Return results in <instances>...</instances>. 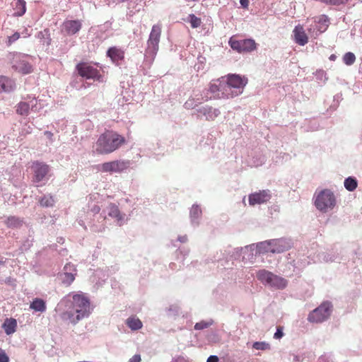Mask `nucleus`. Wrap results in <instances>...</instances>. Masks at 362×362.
Wrapping results in <instances>:
<instances>
[{
	"instance_id": "nucleus-11",
	"label": "nucleus",
	"mask_w": 362,
	"mask_h": 362,
	"mask_svg": "<svg viewBox=\"0 0 362 362\" xmlns=\"http://www.w3.org/2000/svg\"><path fill=\"white\" fill-rule=\"evenodd\" d=\"M160 33L161 25L159 24L153 25L148 40L147 49V52L153 56L158 51Z\"/></svg>"
},
{
	"instance_id": "nucleus-51",
	"label": "nucleus",
	"mask_w": 362,
	"mask_h": 362,
	"mask_svg": "<svg viewBox=\"0 0 362 362\" xmlns=\"http://www.w3.org/2000/svg\"><path fill=\"white\" fill-rule=\"evenodd\" d=\"M84 362H86V361H84Z\"/></svg>"
},
{
	"instance_id": "nucleus-18",
	"label": "nucleus",
	"mask_w": 362,
	"mask_h": 362,
	"mask_svg": "<svg viewBox=\"0 0 362 362\" xmlns=\"http://www.w3.org/2000/svg\"><path fill=\"white\" fill-rule=\"evenodd\" d=\"M293 38L296 43L300 46H304L308 42V36L305 34L303 25L295 26L293 30Z\"/></svg>"
},
{
	"instance_id": "nucleus-48",
	"label": "nucleus",
	"mask_w": 362,
	"mask_h": 362,
	"mask_svg": "<svg viewBox=\"0 0 362 362\" xmlns=\"http://www.w3.org/2000/svg\"><path fill=\"white\" fill-rule=\"evenodd\" d=\"M50 41H51V39L49 37L48 39H47L46 45H49Z\"/></svg>"
},
{
	"instance_id": "nucleus-37",
	"label": "nucleus",
	"mask_w": 362,
	"mask_h": 362,
	"mask_svg": "<svg viewBox=\"0 0 362 362\" xmlns=\"http://www.w3.org/2000/svg\"><path fill=\"white\" fill-rule=\"evenodd\" d=\"M203 90H209V93H216L219 90L218 85L214 82L210 83L209 89H204Z\"/></svg>"
},
{
	"instance_id": "nucleus-10",
	"label": "nucleus",
	"mask_w": 362,
	"mask_h": 362,
	"mask_svg": "<svg viewBox=\"0 0 362 362\" xmlns=\"http://www.w3.org/2000/svg\"><path fill=\"white\" fill-rule=\"evenodd\" d=\"M229 45L232 49L238 52H253L256 49V42L253 39H245L238 40L233 37L229 40Z\"/></svg>"
},
{
	"instance_id": "nucleus-45",
	"label": "nucleus",
	"mask_w": 362,
	"mask_h": 362,
	"mask_svg": "<svg viewBox=\"0 0 362 362\" xmlns=\"http://www.w3.org/2000/svg\"><path fill=\"white\" fill-rule=\"evenodd\" d=\"M45 135L47 139H49L51 141H52L53 134L52 132L46 131L45 132Z\"/></svg>"
},
{
	"instance_id": "nucleus-27",
	"label": "nucleus",
	"mask_w": 362,
	"mask_h": 362,
	"mask_svg": "<svg viewBox=\"0 0 362 362\" xmlns=\"http://www.w3.org/2000/svg\"><path fill=\"white\" fill-rule=\"evenodd\" d=\"M108 214L110 217H114L118 221L122 219V216L119 211V209L115 204H110Z\"/></svg>"
},
{
	"instance_id": "nucleus-14",
	"label": "nucleus",
	"mask_w": 362,
	"mask_h": 362,
	"mask_svg": "<svg viewBox=\"0 0 362 362\" xmlns=\"http://www.w3.org/2000/svg\"><path fill=\"white\" fill-rule=\"evenodd\" d=\"M314 22L317 24V25H315V29L309 28V33H313L316 37L327 30L329 26V18L327 16L324 14L320 15L319 16L314 18Z\"/></svg>"
},
{
	"instance_id": "nucleus-38",
	"label": "nucleus",
	"mask_w": 362,
	"mask_h": 362,
	"mask_svg": "<svg viewBox=\"0 0 362 362\" xmlns=\"http://www.w3.org/2000/svg\"><path fill=\"white\" fill-rule=\"evenodd\" d=\"M0 362H9V358L5 352L0 349Z\"/></svg>"
},
{
	"instance_id": "nucleus-44",
	"label": "nucleus",
	"mask_w": 362,
	"mask_h": 362,
	"mask_svg": "<svg viewBox=\"0 0 362 362\" xmlns=\"http://www.w3.org/2000/svg\"><path fill=\"white\" fill-rule=\"evenodd\" d=\"M240 4L244 8H247L249 5V0H240Z\"/></svg>"
},
{
	"instance_id": "nucleus-26",
	"label": "nucleus",
	"mask_w": 362,
	"mask_h": 362,
	"mask_svg": "<svg viewBox=\"0 0 362 362\" xmlns=\"http://www.w3.org/2000/svg\"><path fill=\"white\" fill-rule=\"evenodd\" d=\"M344 185L346 190L353 192L358 187L357 180L352 177L345 178Z\"/></svg>"
},
{
	"instance_id": "nucleus-7",
	"label": "nucleus",
	"mask_w": 362,
	"mask_h": 362,
	"mask_svg": "<svg viewBox=\"0 0 362 362\" xmlns=\"http://www.w3.org/2000/svg\"><path fill=\"white\" fill-rule=\"evenodd\" d=\"M211 98L209 96V90H199L194 89L192 95L184 103V107L187 110H193L199 107L201 104L209 101Z\"/></svg>"
},
{
	"instance_id": "nucleus-49",
	"label": "nucleus",
	"mask_w": 362,
	"mask_h": 362,
	"mask_svg": "<svg viewBox=\"0 0 362 362\" xmlns=\"http://www.w3.org/2000/svg\"><path fill=\"white\" fill-rule=\"evenodd\" d=\"M114 1H117L118 3H121V2H124V1H127V0H114Z\"/></svg>"
},
{
	"instance_id": "nucleus-22",
	"label": "nucleus",
	"mask_w": 362,
	"mask_h": 362,
	"mask_svg": "<svg viewBox=\"0 0 362 362\" xmlns=\"http://www.w3.org/2000/svg\"><path fill=\"white\" fill-rule=\"evenodd\" d=\"M107 56L112 62H118L119 61L124 59V52L117 47H111L107 51Z\"/></svg>"
},
{
	"instance_id": "nucleus-1",
	"label": "nucleus",
	"mask_w": 362,
	"mask_h": 362,
	"mask_svg": "<svg viewBox=\"0 0 362 362\" xmlns=\"http://www.w3.org/2000/svg\"><path fill=\"white\" fill-rule=\"evenodd\" d=\"M66 310L61 314L62 320L76 325L90 315L89 298L82 293H71L61 300Z\"/></svg>"
},
{
	"instance_id": "nucleus-46",
	"label": "nucleus",
	"mask_w": 362,
	"mask_h": 362,
	"mask_svg": "<svg viewBox=\"0 0 362 362\" xmlns=\"http://www.w3.org/2000/svg\"><path fill=\"white\" fill-rule=\"evenodd\" d=\"M21 35H22L23 37H24V38H27V37H30V34L29 33H28L27 29H25L24 31L21 33Z\"/></svg>"
},
{
	"instance_id": "nucleus-32",
	"label": "nucleus",
	"mask_w": 362,
	"mask_h": 362,
	"mask_svg": "<svg viewBox=\"0 0 362 362\" xmlns=\"http://www.w3.org/2000/svg\"><path fill=\"white\" fill-rule=\"evenodd\" d=\"M356 60L355 55L351 52H348L343 56V62L344 64L351 66L353 65Z\"/></svg>"
},
{
	"instance_id": "nucleus-12",
	"label": "nucleus",
	"mask_w": 362,
	"mask_h": 362,
	"mask_svg": "<svg viewBox=\"0 0 362 362\" xmlns=\"http://www.w3.org/2000/svg\"><path fill=\"white\" fill-rule=\"evenodd\" d=\"M129 167V161L116 160L113 161H108L102 163L100 165V170L104 173H121L127 170Z\"/></svg>"
},
{
	"instance_id": "nucleus-25",
	"label": "nucleus",
	"mask_w": 362,
	"mask_h": 362,
	"mask_svg": "<svg viewBox=\"0 0 362 362\" xmlns=\"http://www.w3.org/2000/svg\"><path fill=\"white\" fill-rule=\"evenodd\" d=\"M126 325H127L132 330H138L142 327L141 320L135 316H132L126 320Z\"/></svg>"
},
{
	"instance_id": "nucleus-39",
	"label": "nucleus",
	"mask_w": 362,
	"mask_h": 362,
	"mask_svg": "<svg viewBox=\"0 0 362 362\" xmlns=\"http://www.w3.org/2000/svg\"><path fill=\"white\" fill-rule=\"evenodd\" d=\"M283 329L281 327H278L276 332L274 333V337L275 339H281L283 337Z\"/></svg>"
},
{
	"instance_id": "nucleus-42",
	"label": "nucleus",
	"mask_w": 362,
	"mask_h": 362,
	"mask_svg": "<svg viewBox=\"0 0 362 362\" xmlns=\"http://www.w3.org/2000/svg\"><path fill=\"white\" fill-rule=\"evenodd\" d=\"M129 362H141V356L139 354H135L129 358Z\"/></svg>"
},
{
	"instance_id": "nucleus-5",
	"label": "nucleus",
	"mask_w": 362,
	"mask_h": 362,
	"mask_svg": "<svg viewBox=\"0 0 362 362\" xmlns=\"http://www.w3.org/2000/svg\"><path fill=\"white\" fill-rule=\"evenodd\" d=\"M27 59L28 55L21 54V53H10L8 55L12 69L22 74H30L33 71L32 66Z\"/></svg>"
},
{
	"instance_id": "nucleus-6",
	"label": "nucleus",
	"mask_w": 362,
	"mask_h": 362,
	"mask_svg": "<svg viewBox=\"0 0 362 362\" xmlns=\"http://www.w3.org/2000/svg\"><path fill=\"white\" fill-rule=\"evenodd\" d=\"M332 311V303L325 301L309 313L308 320L313 323H321L328 319Z\"/></svg>"
},
{
	"instance_id": "nucleus-50",
	"label": "nucleus",
	"mask_w": 362,
	"mask_h": 362,
	"mask_svg": "<svg viewBox=\"0 0 362 362\" xmlns=\"http://www.w3.org/2000/svg\"><path fill=\"white\" fill-rule=\"evenodd\" d=\"M187 1H197V0H187Z\"/></svg>"
},
{
	"instance_id": "nucleus-36",
	"label": "nucleus",
	"mask_w": 362,
	"mask_h": 362,
	"mask_svg": "<svg viewBox=\"0 0 362 362\" xmlns=\"http://www.w3.org/2000/svg\"><path fill=\"white\" fill-rule=\"evenodd\" d=\"M21 37V34L19 33L16 32L8 38V42H7V45H11L14 43L16 41L19 40Z\"/></svg>"
},
{
	"instance_id": "nucleus-24",
	"label": "nucleus",
	"mask_w": 362,
	"mask_h": 362,
	"mask_svg": "<svg viewBox=\"0 0 362 362\" xmlns=\"http://www.w3.org/2000/svg\"><path fill=\"white\" fill-rule=\"evenodd\" d=\"M30 308L35 312H44L46 310L45 302L41 298H35L30 303Z\"/></svg>"
},
{
	"instance_id": "nucleus-13",
	"label": "nucleus",
	"mask_w": 362,
	"mask_h": 362,
	"mask_svg": "<svg viewBox=\"0 0 362 362\" xmlns=\"http://www.w3.org/2000/svg\"><path fill=\"white\" fill-rule=\"evenodd\" d=\"M31 169L33 173H34L33 182L35 183L42 182L50 172L49 165L40 161L33 162L31 165Z\"/></svg>"
},
{
	"instance_id": "nucleus-28",
	"label": "nucleus",
	"mask_w": 362,
	"mask_h": 362,
	"mask_svg": "<svg viewBox=\"0 0 362 362\" xmlns=\"http://www.w3.org/2000/svg\"><path fill=\"white\" fill-rule=\"evenodd\" d=\"M54 204V199L52 195H45L40 199V204L42 207H50Z\"/></svg>"
},
{
	"instance_id": "nucleus-15",
	"label": "nucleus",
	"mask_w": 362,
	"mask_h": 362,
	"mask_svg": "<svg viewBox=\"0 0 362 362\" xmlns=\"http://www.w3.org/2000/svg\"><path fill=\"white\" fill-rule=\"evenodd\" d=\"M37 100L33 98L29 102H21L16 106V112L17 115L27 116L30 113V110L37 111Z\"/></svg>"
},
{
	"instance_id": "nucleus-8",
	"label": "nucleus",
	"mask_w": 362,
	"mask_h": 362,
	"mask_svg": "<svg viewBox=\"0 0 362 362\" xmlns=\"http://www.w3.org/2000/svg\"><path fill=\"white\" fill-rule=\"evenodd\" d=\"M76 69L80 76L86 79H93L96 81H103V76L100 71L86 62H81L76 66Z\"/></svg>"
},
{
	"instance_id": "nucleus-20",
	"label": "nucleus",
	"mask_w": 362,
	"mask_h": 362,
	"mask_svg": "<svg viewBox=\"0 0 362 362\" xmlns=\"http://www.w3.org/2000/svg\"><path fill=\"white\" fill-rule=\"evenodd\" d=\"M197 112L200 115H204L207 120H214L220 114L218 109L208 105L200 107Z\"/></svg>"
},
{
	"instance_id": "nucleus-23",
	"label": "nucleus",
	"mask_w": 362,
	"mask_h": 362,
	"mask_svg": "<svg viewBox=\"0 0 362 362\" xmlns=\"http://www.w3.org/2000/svg\"><path fill=\"white\" fill-rule=\"evenodd\" d=\"M17 322L15 319L7 318L5 320L4 323L2 324V329H4L7 335H11L16 332Z\"/></svg>"
},
{
	"instance_id": "nucleus-4",
	"label": "nucleus",
	"mask_w": 362,
	"mask_h": 362,
	"mask_svg": "<svg viewBox=\"0 0 362 362\" xmlns=\"http://www.w3.org/2000/svg\"><path fill=\"white\" fill-rule=\"evenodd\" d=\"M314 204L320 211L326 213L329 209H333L336 204L335 196L332 191L325 189L317 193Z\"/></svg>"
},
{
	"instance_id": "nucleus-41",
	"label": "nucleus",
	"mask_w": 362,
	"mask_h": 362,
	"mask_svg": "<svg viewBox=\"0 0 362 362\" xmlns=\"http://www.w3.org/2000/svg\"><path fill=\"white\" fill-rule=\"evenodd\" d=\"M45 35H49V30H45L43 31H40L38 35H37V37H38L39 39H44Z\"/></svg>"
},
{
	"instance_id": "nucleus-3",
	"label": "nucleus",
	"mask_w": 362,
	"mask_h": 362,
	"mask_svg": "<svg viewBox=\"0 0 362 362\" xmlns=\"http://www.w3.org/2000/svg\"><path fill=\"white\" fill-rule=\"evenodd\" d=\"M257 277L261 283L277 290H283L288 286V281L284 277L265 269L259 270Z\"/></svg>"
},
{
	"instance_id": "nucleus-40",
	"label": "nucleus",
	"mask_w": 362,
	"mask_h": 362,
	"mask_svg": "<svg viewBox=\"0 0 362 362\" xmlns=\"http://www.w3.org/2000/svg\"><path fill=\"white\" fill-rule=\"evenodd\" d=\"M190 213L191 215L193 216L194 217H198L201 211L196 206L191 209Z\"/></svg>"
},
{
	"instance_id": "nucleus-16",
	"label": "nucleus",
	"mask_w": 362,
	"mask_h": 362,
	"mask_svg": "<svg viewBox=\"0 0 362 362\" xmlns=\"http://www.w3.org/2000/svg\"><path fill=\"white\" fill-rule=\"evenodd\" d=\"M76 275V270L74 264H66L64 266V273L61 274V281L63 285L66 286H71L74 281Z\"/></svg>"
},
{
	"instance_id": "nucleus-2",
	"label": "nucleus",
	"mask_w": 362,
	"mask_h": 362,
	"mask_svg": "<svg viewBox=\"0 0 362 362\" xmlns=\"http://www.w3.org/2000/svg\"><path fill=\"white\" fill-rule=\"evenodd\" d=\"M126 143L124 136L118 132L106 131L99 136L95 144L97 154H109L116 151Z\"/></svg>"
},
{
	"instance_id": "nucleus-29",
	"label": "nucleus",
	"mask_w": 362,
	"mask_h": 362,
	"mask_svg": "<svg viewBox=\"0 0 362 362\" xmlns=\"http://www.w3.org/2000/svg\"><path fill=\"white\" fill-rule=\"evenodd\" d=\"M6 225L10 228H16L21 226V220L16 216H9L6 220Z\"/></svg>"
},
{
	"instance_id": "nucleus-34",
	"label": "nucleus",
	"mask_w": 362,
	"mask_h": 362,
	"mask_svg": "<svg viewBox=\"0 0 362 362\" xmlns=\"http://www.w3.org/2000/svg\"><path fill=\"white\" fill-rule=\"evenodd\" d=\"M320 1L327 5H344L347 3L348 0H320Z\"/></svg>"
},
{
	"instance_id": "nucleus-30",
	"label": "nucleus",
	"mask_w": 362,
	"mask_h": 362,
	"mask_svg": "<svg viewBox=\"0 0 362 362\" xmlns=\"http://www.w3.org/2000/svg\"><path fill=\"white\" fill-rule=\"evenodd\" d=\"M16 9H17V16H21L23 15L26 10L25 0H17L16 3Z\"/></svg>"
},
{
	"instance_id": "nucleus-31",
	"label": "nucleus",
	"mask_w": 362,
	"mask_h": 362,
	"mask_svg": "<svg viewBox=\"0 0 362 362\" xmlns=\"http://www.w3.org/2000/svg\"><path fill=\"white\" fill-rule=\"evenodd\" d=\"M188 21L190 23V25L193 28H197L201 25L202 21L201 18L196 16L194 14L191 13L188 16Z\"/></svg>"
},
{
	"instance_id": "nucleus-17",
	"label": "nucleus",
	"mask_w": 362,
	"mask_h": 362,
	"mask_svg": "<svg viewBox=\"0 0 362 362\" xmlns=\"http://www.w3.org/2000/svg\"><path fill=\"white\" fill-rule=\"evenodd\" d=\"M271 195L269 190L255 192L249 195V204H262L270 199Z\"/></svg>"
},
{
	"instance_id": "nucleus-19",
	"label": "nucleus",
	"mask_w": 362,
	"mask_h": 362,
	"mask_svg": "<svg viewBox=\"0 0 362 362\" xmlns=\"http://www.w3.org/2000/svg\"><path fill=\"white\" fill-rule=\"evenodd\" d=\"M62 28H64L66 35H74L81 30V22L78 20L66 21L62 23Z\"/></svg>"
},
{
	"instance_id": "nucleus-47",
	"label": "nucleus",
	"mask_w": 362,
	"mask_h": 362,
	"mask_svg": "<svg viewBox=\"0 0 362 362\" xmlns=\"http://www.w3.org/2000/svg\"><path fill=\"white\" fill-rule=\"evenodd\" d=\"M329 59H330L332 61H334L336 59V55L332 54L331 56H329Z\"/></svg>"
},
{
	"instance_id": "nucleus-35",
	"label": "nucleus",
	"mask_w": 362,
	"mask_h": 362,
	"mask_svg": "<svg viewBox=\"0 0 362 362\" xmlns=\"http://www.w3.org/2000/svg\"><path fill=\"white\" fill-rule=\"evenodd\" d=\"M211 325V322L201 321L194 325V329L196 330L204 329H206L207 327H209Z\"/></svg>"
},
{
	"instance_id": "nucleus-43",
	"label": "nucleus",
	"mask_w": 362,
	"mask_h": 362,
	"mask_svg": "<svg viewBox=\"0 0 362 362\" xmlns=\"http://www.w3.org/2000/svg\"><path fill=\"white\" fill-rule=\"evenodd\" d=\"M218 356H210L207 359V362H218Z\"/></svg>"
},
{
	"instance_id": "nucleus-33",
	"label": "nucleus",
	"mask_w": 362,
	"mask_h": 362,
	"mask_svg": "<svg viewBox=\"0 0 362 362\" xmlns=\"http://www.w3.org/2000/svg\"><path fill=\"white\" fill-rule=\"evenodd\" d=\"M252 346L255 350H269L270 348L269 344L264 341H255Z\"/></svg>"
},
{
	"instance_id": "nucleus-21",
	"label": "nucleus",
	"mask_w": 362,
	"mask_h": 362,
	"mask_svg": "<svg viewBox=\"0 0 362 362\" xmlns=\"http://www.w3.org/2000/svg\"><path fill=\"white\" fill-rule=\"evenodd\" d=\"M15 89V82L8 76H0V94L9 93Z\"/></svg>"
},
{
	"instance_id": "nucleus-9",
	"label": "nucleus",
	"mask_w": 362,
	"mask_h": 362,
	"mask_svg": "<svg viewBox=\"0 0 362 362\" xmlns=\"http://www.w3.org/2000/svg\"><path fill=\"white\" fill-rule=\"evenodd\" d=\"M227 78V84L229 88L235 89V93L232 94V97L237 96L243 93L244 87L247 84L248 79L245 76H240L238 74H228L226 76Z\"/></svg>"
}]
</instances>
